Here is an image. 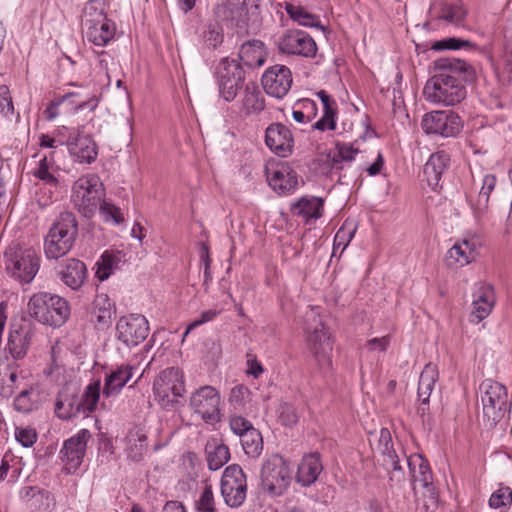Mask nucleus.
<instances>
[{"mask_svg":"<svg viewBox=\"0 0 512 512\" xmlns=\"http://www.w3.org/2000/svg\"><path fill=\"white\" fill-rule=\"evenodd\" d=\"M72 202L83 216L89 218L100 207L102 200L94 194H74Z\"/></svg>","mask_w":512,"mask_h":512,"instance_id":"79ce46f5","label":"nucleus"},{"mask_svg":"<svg viewBox=\"0 0 512 512\" xmlns=\"http://www.w3.org/2000/svg\"><path fill=\"white\" fill-rule=\"evenodd\" d=\"M58 275L66 286L78 290L86 280L87 268L82 261L70 258L64 262Z\"/></svg>","mask_w":512,"mask_h":512,"instance_id":"b1692460","label":"nucleus"},{"mask_svg":"<svg viewBox=\"0 0 512 512\" xmlns=\"http://www.w3.org/2000/svg\"><path fill=\"white\" fill-rule=\"evenodd\" d=\"M71 97H76V98L80 99L79 101L74 102L76 105V108L79 110L88 109L90 111H93L98 106V99L96 98L95 95L89 94L86 97H83V94L80 91H73V92L66 93L62 97L61 101H64Z\"/></svg>","mask_w":512,"mask_h":512,"instance_id":"5fc2aeb1","label":"nucleus"},{"mask_svg":"<svg viewBox=\"0 0 512 512\" xmlns=\"http://www.w3.org/2000/svg\"><path fill=\"white\" fill-rule=\"evenodd\" d=\"M265 143L278 156L287 157L292 153L294 140L284 124L272 123L265 131Z\"/></svg>","mask_w":512,"mask_h":512,"instance_id":"6ab92c4d","label":"nucleus"},{"mask_svg":"<svg viewBox=\"0 0 512 512\" xmlns=\"http://www.w3.org/2000/svg\"><path fill=\"white\" fill-rule=\"evenodd\" d=\"M74 192H102L104 185L100 177L95 173H88L81 176L75 181L73 186Z\"/></svg>","mask_w":512,"mask_h":512,"instance_id":"de8ad7c7","label":"nucleus"},{"mask_svg":"<svg viewBox=\"0 0 512 512\" xmlns=\"http://www.w3.org/2000/svg\"><path fill=\"white\" fill-rule=\"evenodd\" d=\"M220 490L225 504L231 508H238L245 502L247 478L238 464L225 468L220 481Z\"/></svg>","mask_w":512,"mask_h":512,"instance_id":"1a4fd4ad","label":"nucleus"},{"mask_svg":"<svg viewBox=\"0 0 512 512\" xmlns=\"http://www.w3.org/2000/svg\"><path fill=\"white\" fill-rule=\"evenodd\" d=\"M470 42L466 40H461L458 38H446L440 41H437L433 44L432 48L434 50H457L465 46H469Z\"/></svg>","mask_w":512,"mask_h":512,"instance_id":"69168bd1","label":"nucleus"},{"mask_svg":"<svg viewBox=\"0 0 512 512\" xmlns=\"http://www.w3.org/2000/svg\"><path fill=\"white\" fill-rule=\"evenodd\" d=\"M282 54L314 57L317 45L314 39L302 30H287L276 41Z\"/></svg>","mask_w":512,"mask_h":512,"instance_id":"4468645a","label":"nucleus"},{"mask_svg":"<svg viewBox=\"0 0 512 512\" xmlns=\"http://www.w3.org/2000/svg\"><path fill=\"white\" fill-rule=\"evenodd\" d=\"M467 10L462 3L446 4L442 8L441 18L452 24H460L466 17Z\"/></svg>","mask_w":512,"mask_h":512,"instance_id":"8fccbe9b","label":"nucleus"},{"mask_svg":"<svg viewBox=\"0 0 512 512\" xmlns=\"http://www.w3.org/2000/svg\"><path fill=\"white\" fill-rule=\"evenodd\" d=\"M479 246V242L474 238L456 241L446 253L447 265L463 267L470 264L477 257Z\"/></svg>","mask_w":512,"mask_h":512,"instance_id":"aec40b11","label":"nucleus"},{"mask_svg":"<svg viewBox=\"0 0 512 512\" xmlns=\"http://www.w3.org/2000/svg\"><path fill=\"white\" fill-rule=\"evenodd\" d=\"M122 258L123 254L121 251H105L97 262L95 276L100 281L108 279L113 273V270L118 268V265L122 262Z\"/></svg>","mask_w":512,"mask_h":512,"instance_id":"e433bc0d","label":"nucleus"},{"mask_svg":"<svg viewBox=\"0 0 512 512\" xmlns=\"http://www.w3.org/2000/svg\"><path fill=\"white\" fill-rule=\"evenodd\" d=\"M490 194H467V201L476 215L483 213L489 202Z\"/></svg>","mask_w":512,"mask_h":512,"instance_id":"680f3d73","label":"nucleus"},{"mask_svg":"<svg viewBox=\"0 0 512 512\" xmlns=\"http://www.w3.org/2000/svg\"><path fill=\"white\" fill-rule=\"evenodd\" d=\"M324 202V198L305 195L291 204L290 211L293 216L302 218L308 224L322 217Z\"/></svg>","mask_w":512,"mask_h":512,"instance_id":"4be33fe9","label":"nucleus"},{"mask_svg":"<svg viewBox=\"0 0 512 512\" xmlns=\"http://www.w3.org/2000/svg\"><path fill=\"white\" fill-rule=\"evenodd\" d=\"M512 502V490L509 487H501L492 493L489 499L490 507L498 509Z\"/></svg>","mask_w":512,"mask_h":512,"instance_id":"4d7b16f0","label":"nucleus"},{"mask_svg":"<svg viewBox=\"0 0 512 512\" xmlns=\"http://www.w3.org/2000/svg\"><path fill=\"white\" fill-rule=\"evenodd\" d=\"M149 322L141 314L122 316L116 323V339L128 348L142 343L149 334Z\"/></svg>","mask_w":512,"mask_h":512,"instance_id":"f8f14e48","label":"nucleus"},{"mask_svg":"<svg viewBox=\"0 0 512 512\" xmlns=\"http://www.w3.org/2000/svg\"><path fill=\"white\" fill-rule=\"evenodd\" d=\"M101 392V383L99 380L94 381L86 386L84 392L79 396V403L82 410V416L86 417L95 411L99 402Z\"/></svg>","mask_w":512,"mask_h":512,"instance_id":"4c0bfd02","label":"nucleus"},{"mask_svg":"<svg viewBox=\"0 0 512 512\" xmlns=\"http://www.w3.org/2000/svg\"><path fill=\"white\" fill-rule=\"evenodd\" d=\"M291 474L289 462L278 454L272 455L262 466V487L273 496L282 495L290 485Z\"/></svg>","mask_w":512,"mask_h":512,"instance_id":"0eeeda50","label":"nucleus"},{"mask_svg":"<svg viewBox=\"0 0 512 512\" xmlns=\"http://www.w3.org/2000/svg\"><path fill=\"white\" fill-rule=\"evenodd\" d=\"M90 438V431L81 429L64 441L60 454L67 473H75L81 466L86 453L87 442Z\"/></svg>","mask_w":512,"mask_h":512,"instance_id":"2eb2a0df","label":"nucleus"},{"mask_svg":"<svg viewBox=\"0 0 512 512\" xmlns=\"http://www.w3.org/2000/svg\"><path fill=\"white\" fill-rule=\"evenodd\" d=\"M245 76L232 77L230 79H217L220 95L231 102L237 96L238 90L242 87Z\"/></svg>","mask_w":512,"mask_h":512,"instance_id":"a18cd8bd","label":"nucleus"},{"mask_svg":"<svg viewBox=\"0 0 512 512\" xmlns=\"http://www.w3.org/2000/svg\"><path fill=\"white\" fill-rule=\"evenodd\" d=\"M185 384L182 371L178 367H169L161 371L153 382L155 400L164 408H171L182 397Z\"/></svg>","mask_w":512,"mask_h":512,"instance_id":"6e6552de","label":"nucleus"},{"mask_svg":"<svg viewBox=\"0 0 512 512\" xmlns=\"http://www.w3.org/2000/svg\"><path fill=\"white\" fill-rule=\"evenodd\" d=\"M505 47H504V61L507 69L512 73V19L508 21L504 32Z\"/></svg>","mask_w":512,"mask_h":512,"instance_id":"0e129e2a","label":"nucleus"},{"mask_svg":"<svg viewBox=\"0 0 512 512\" xmlns=\"http://www.w3.org/2000/svg\"><path fill=\"white\" fill-rule=\"evenodd\" d=\"M267 57L265 45L260 40H249L243 43L239 50V60L248 68L262 66Z\"/></svg>","mask_w":512,"mask_h":512,"instance_id":"c85d7f7f","label":"nucleus"},{"mask_svg":"<svg viewBox=\"0 0 512 512\" xmlns=\"http://www.w3.org/2000/svg\"><path fill=\"white\" fill-rule=\"evenodd\" d=\"M411 481L419 483L428 491L433 490V477L429 463L420 454H413L407 458Z\"/></svg>","mask_w":512,"mask_h":512,"instance_id":"bb28decb","label":"nucleus"},{"mask_svg":"<svg viewBox=\"0 0 512 512\" xmlns=\"http://www.w3.org/2000/svg\"><path fill=\"white\" fill-rule=\"evenodd\" d=\"M134 366L123 364L108 374L105 378L103 394L106 397L115 395L121 391L133 375Z\"/></svg>","mask_w":512,"mask_h":512,"instance_id":"c756f323","label":"nucleus"},{"mask_svg":"<svg viewBox=\"0 0 512 512\" xmlns=\"http://www.w3.org/2000/svg\"><path fill=\"white\" fill-rule=\"evenodd\" d=\"M279 419L285 426H293L298 422L296 408L290 404H283L279 408Z\"/></svg>","mask_w":512,"mask_h":512,"instance_id":"e2e57ef3","label":"nucleus"},{"mask_svg":"<svg viewBox=\"0 0 512 512\" xmlns=\"http://www.w3.org/2000/svg\"><path fill=\"white\" fill-rule=\"evenodd\" d=\"M92 305V313L97 323L103 326L109 324L116 313L115 304L109 296L105 293L97 294Z\"/></svg>","mask_w":512,"mask_h":512,"instance_id":"f704fd0d","label":"nucleus"},{"mask_svg":"<svg viewBox=\"0 0 512 512\" xmlns=\"http://www.w3.org/2000/svg\"><path fill=\"white\" fill-rule=\"evenodd\" d=\"M450 158L444 151L433 153L423 168L421 185L422 189H431L436 191L438 188L442 189L440 184L441 176L445 169L448 167Z\"/></svg>","mask_w":512,"mask_h":512,"instance_id":"a211bd4d","label":"nucleus"},{"mask_svg":"<svg viewBox=\"0 0 512 512\" xmlns=\"http://www.w3.org/2000/svg\"><path fill=\"white\" fill-rule=\"evenodd\" d=\"M358 224L354 220L346 219L334 236L335 248H341L340 255L348 247L355 236Z\"/></svg>","mask_w":512,"mask_h":512,"instance_id":"37998d69","label":"nucleus"},{"mask_svg":"<svg viewBox=\"0 0 512 512\" xmlns=\"http://www.w3.org/2000/svg\"><path fill=\"white\" fill-rule=\"evenodd\" d=\"M15 439L23 447H31L37 440V433L30 427H16Z\"/></svg>","mask_w":512,"mask_h":512,"instance_id":"052dcab7","label":"nucleus"},{"mask_svg":"<svg viewBox=\"0 0 512 512\" xmlns=\"http://www.w3.org/2000/svg\"><path fill=\"white\" fill-rule=\"evenodd\" d=\"M7 274L21 284L33 281L40 268V256L33 248H22L19 244L7 247L4 252Z\"/></svg>","mask_w":512,"mask_h":512,"instance_id":"39448f33","label":"nucleus"},{"mask_svg":"<svg viewBox=\"0 0 512 512\" xmlns=\"http://www.w3.org/2000/svg\"><path fill=\"white\" fill-rule=\"evenodd\" d=\"M216 79H230L232 77H244L242 66L235 60L228 57L222 58L216 68Z\"/></svg>","mask_w":512,"mask_h":512,"instance_id":"49530a36","label":"nucleus"},{"mask_svg":"<svg viewBox=\"0 0 512 512\" xmlns=\"http://www.w3.org/2000/svg\"><path fill=\"white\" fill-rule=\"evenodd\" d=\"M222 312V309H209L206 311L201 312L199 317L194 319L186 328L183 339L195 328L208 323L210 321H213L218 315H220Z\"/></svg>","mask_w":512,"mask_h":512,"instance_id":"bf43d9fd","label":"nucleus"},{"mask_svg":"<svg viewBox=\"0 0 512 512\" xmlns=\"http://www.w3.org/2000/svg\"><path fill=\"white\" fill-rule=\"evenodd\" d=\"M27 309L35 321L54 328L62 326L70 316V306L65 298L44 291L30 297Z\"/></svg>","mask_w":512,"mask_h":512,"instance_id":"20e7f679","label":"nucleus"},{"mask_svg":"<svg viewBox=\"0 0 512 512\" xmlns=\"http://www.w3.org/2000/svg\"><path fill=\"white\" fill-rule=\"evenodd\" d=\"M30 343L29 330L23 325H13L8 336L6 350L14 359L23 357Z\"/></svg>","mask_w":512,"mask_h":512,"instance_id":"2f4dec72","label":"nucleus"},{"mask_svg":"<svg viewBox=\"0 0 512 512\" xmlns=\"http://www.w3.org/2000/svg\"><path fill=\"white\" fill-rule=\"evenodd\" d=\"M107 17L105 11V0H90L84 9V20H99Z\"/></svg>","mask_w":512,"mask_h":512,"instance_id":"13d9d810","label":"nucleus"},{"mask_svg":"<svg viewBox=\"0 0 512 512\" xmlns=\"http://www.w3.org/2000/svg\"><path fill=\"white\" fill-rule=\"evenodd\" d=\"M55 413L60 419L68 420L82 415L78 395H68L66 392H60L56 403Z\"/></svg>","mask_w":512,"mask_h":512,"instance_id":"72a5a7b5","label":"nucleus"},{"mask_svg":"<svg viewBox=\"0 0 512 512\" xmlns=\"http://www.w3.org/2000/svg\"><path fill=\"white\" fill-rule=\"evenodd\" d=\"M127 455L133 461H140L147 451V436L140 432H130L128 437Z\"/></svg>","mask_w":512,"mask_h":512,"instance_id":"ea45409f","label":"nucleus"},{"mask_svg":"<svg viewBox=\"0 0 512 512\" xmlns=\"http://www.w3.org/2000/svg\"><path fill=\"white\" fill-rule=\"evenodd\" d=\"M99 20H83V26L86 29V38L96 46L103 47L114 38L116 27L113 21L107 17H101Z\"/></svg>","mask_w":512,"mask_h":512,"instance_id":"412c9836","label":"nucleus"},{"mask_svg":"<svg viewBox=\"0 0 512 512\" xmlns=\"http://www.w3.org/2000/svg\"><path fill=\"white\" fill-rule=\"evenodd\" d=\"M66 145L70 154L80 163H91L97 157V147L94 140L84 135L79 128L69 132Z\"/></svg>","mask_w":512,"mask_h":512,"instance_id":"f3484780","label":"nucleus"},{"mask_svg":"<svg viewBox=\"0 0 512 512\" xmlns=\"http://www.w3.org/2000/svg\"><path fill=\"white\" fill-rule=\"evenodd\" d=\"M484 422L490 428L497 425L507 411V389L504 385L485 380L480 384Z\"/></svg>","mask_w":512,"mask_h":512,"instance_id":"423d86ee","label":"nucleus"},{"mask_svg":"<svg viewBox=\"0 0 512 512\" xmlns=\"http://www.w3.org/2000/svg\"><path fill=\"white\" fill-rule=\"evenodd\" d=\"M197 512H217L212 487L206 485L195 503Z\"/></svg>","mask_w":512,"mask_h":512,"instance_id":"603ef678","label":"nucleus"},{"mask_svg":"<svg viewBox=\"0 0 512 512\" xmlns=\"http://www.w3.org/2000/svg\"><path fill=\"white\" fill-rule=\"evenodd\" d=\"M244 453L251 458H258L263 451V438L258 429H251L240 438Z\"/></svg>","mask_w":512,"mask_h":512,"instance_id":"58836bf2","label":"nucleus"},{"mask_svg":"<svg viewBox=\"0 0 512 512\" xmlns=\"http://www.w3.org/2000/svg\"><path fill=\"white\" fill-rule=\"evenodd\" d=\"M323 470L320 454L317 452L305 455L298 465L296 482L303 487L315 483Z\"/></svg>","mask_w":512,"mask_h":512,"instance_id":"5701e85b","label":"nucleus"},{"mask_svg":"<svg viewBox=\"0 0 512 512\" xmlns=\"http://www.w3.org/2000/svg\"><path fill=\"white\" fill-rule=\"evenodd\" d=\"M78 236V222L72 212H63L49 228L44 238V253L47 259L57 260L68 254Z\"/></svg>","mask_w":512,"mask_h":512,"instance_id":"7ed1b4c3","label":"nucleus"},{"mask_svg":"<svg viewBox=\"0 0 512 512\" xmlns=\"http://www.w3.org/2000/svg\"><path fill=\"white\" fill-rule=\"evenodd\" d=\"M269 186L273 190L290 191L298 187V175L289 165H279L267 173Z\"/></svg>","mask_w":512,"mask_h":512,"instance_id":"cd10ccee","label":"nucleus"},{"mask_svg":"<svg viewBox=\"0 0 512 512\" xmlns=\"http://www.w3.org/2000/svg\"><path fill=\"white\" fill-rule=\"evenodd\" d=\"M56 507L55 497L51 492L41 489L31 502L30 509L35 512H52Z\"/></svg>","mask_w":512,"mask_h":512,"instance_id":"09e8293b","label":"nucleus"},{"mask_svg":"<svg viewBox=\"0 0 512 512\" xmlns=\"http://www.w3.org/2000/svg\"><path fill=\"white\" fill-rule=\"evenodd\" d=\"M265 108V99L255 83H247L241 99V112L245 116L259 114Z\"/></svg>","mask_w":512,"mask_h":512,"instance_id":"7c9ffc66","label":"nucleus"},{"mask_svg":"<svg viewBox=\"0 0 512 512\" xmlns=\"http://www.w3.org/2000/svg\"><path fill=\"white\" fill-rule=\"evenodd\" d=\"M99 212L105 222H112L115 225H120L125 221L121 209L105 199H103L100 204Z\"/></svg>","mask_w":512,"mask_h":512,"instance_id":"3c124183","label":"nucleus"},{"mask_svg":"<svg viewBox=\"0 0 512 512\" xmlns=\"http://www.w3.org/2000/svg\"><path fill=\"white\" fill-rule=\"evenodd\" d=\"M207 465L212 471H216L223 467L230 459V451L227 445L218 444L213 450L206 448Z\"/></svg>","mask_w":512,"mask_h":512,"instance_id":"c03bdc74","label":"nucleus"},{"mask_svg":"<svg viewBox=\"0 0 512 512\" xmlns=\"http://www.w3.org/2000/svg\"><path fill=\"white\" fill-rule=\"evenodd\" d=\"M438 380V369L436 365L428 363L422 370L418 382V398L419 401L430 399L435 383Z\"/></svg>","mask_w":512,"mask_h":512,"instance_id":"c9c22d12","label":"nucleus"},{"mask_svg":"<svg viewBox=\"0 0 512 512\" xmlns=\"http://www.w3.org/2000/svg\"><path fill=\"white\" fill-rule=\"evenodd\" d=\"M221 397L216 388L205 385L196 389L190 396L189 405L194 413L208 424H215L221 420Z\"/></svg>","mask_w":512,"mask_h":512,"instance_id":"9b49d317","label":"nucleus"},{"mask_svg":"<svg viewBox=\"0 0 512 512\" xmlns=\"http://www.w3.org/2000/svg\"><path fill=\"white\" fill-rule=\"evenodd\" d=\"M495 293L493 286L490 284H482L478 290L477 298L473 301V310L471 313V321L479 323L489 316L495 304Z\"/></svg>","mask_w":512,"mask_h":512,"instance_id":"393cba45","label":"nucleus"},{"mask_svg":"<svg viewBox=\"0 0 512 512\" xmlns=\"http://www.w3.org/2000/svg\"><path fill=\"white\" fill-rule=\"evenodd\" d=\"M203 41L209 48H217L223 42V32L218 24H208L203 32Z\"/></svg>","mask_w":512,"mask_h":512,"instance_id":"864d4df0","label":"nucleus"},{"mask_svg":"<svg viewBox=\"0 0 512 512\" xmlns=\"http://www.w3.org/2000/svg\"><path fill=\"white\" fill-rule=\"evenodd\" d=\"M304 334L307 349L317 370L326 375L332 369L333 342L317 308L305 313Z\"/></svg>","mask_w":512,"mask_h":512,"instance_id":"f03ea898","label":"nucleus"},{"mask_svg":"<svg viewBox=\"0 0 512 512\" xmlns=\"http://www.w3.org/2000/svg\"><path fill=\"white\" fill-rule=\"evenodd\" d=\"M216 15L221 21L232 26L242 27L247 15L245 0H226L225 3L217 7Z\"/></svg>","mask_w":512,"mask_h":512,"instance_id":"a878e982","label":"nucleus"},{"mask_svg":"<svg viewBox=\"0 0 512 512\" xmlns=\"http://www.w3.org/2000/svg\"><path fill=\"white\" fill-rule=\"evenodd\" d=\"M426 134L442 137H454L462 129L461 118L452 111H432L426 113L421 121Z\"/></svg>","mask_w":512,"mask_h":512,"instance_id":"ddd939ff","label":"nucleus"},{"mask_svg":"<svg viewBox=\"0 0 512 512\" xmlns=\"http://www.w3.org/2000/svg\"><path fill=\"white\" fill-rule=\"evenodd\" d=\"M262 86L265 92L275 98H283L293 82L291 70L284 65L269 67L262 75Z\"/></svg>","mask_w":512,"mask_h":512,"instance_id":"dca6fc26","label":"nucleus"},{"mask_svg":"<svg viewBox=\"0 0 512 512\" xmlns=\"http://www.w3.org/2000/svg\"><path fill=\"white\" fill-rule=\"evenodd\" d=\"M378 447L381 452V466L387 472L390 488H400L405 482V472L400 464L388 428H382L379 433Z\"/></svg>","mask_w":512,"mask_h":512,"instance_id":"9d476101","label":"nucleus"},{"mask_svg":"<svg viewBox=\"0 0 512 512\" xmlns=\"http://www.w3.org/2000/svg\"><path fill=\"white\" fill-rule=\"evenodd\" d=\"M14 407L19 412H29L32 409V403L29 398V391L22 389L14 400Z\"/></svg>","mask_w":512,"mask_h":512,"instance_id":"338daca9","label":"nucleus"},{"mask_svg":"<svg viewBox=\"0 0 512 512\" xmlns=\"http://www.w3.org/2000/svg\"><path fill=\"white\" fill-rule=\"evenodd\" d=\"M323 105V116L313 124V128L319 131L334 130L336 127L335 117L337 114V105L334 99L325 91L320 90L316 93Z\"/></svg>","mask_w":512,"mask_h":512,"instance_id":"473e14b6","label":"nucleus"},{"mask_svg":"<svg viewBox=\"0 0 512 512\" xmlns=\"http://www.w3.org/2000/svg\"><path fill=\"white\" fill-rule=\"evenodd\" d=\"M229 427L239 438L243 437L245 433L250 432L251 429H255L251 421L236 414L229 417Z\"/></svg>","mask_w":512,"mask_h":512,"instance_id":"6e6d98bb","label":"nucleus"},{"mask_svg":"<svg viewBox=\"0 0 512 512\" xmlns=\"http://www.w3.org/2000/svg\"><path fill=\"white\" fill-rule=\"evenodd\" d=\"M436 73L426 82L423 94L434 104L454 106L466 97L463 82H472L475 71L467 62L458 58L441 57L434 61Z\"/></svg>","mask_w":512,"mask_h":512,"instance_id":"f257e3e1","label":"nucleus"},{"mask_svg":"<svg viewBox=\"0 0 512 512\" xmlns=\"http://www.w3.org/2000/svg\"><path fill=\"white\" fill-rule=\"evenodd\" d=\"M285 10L291 19L298 22V24L308 27H319L324 29L320 24L319 17L307 12L301 6H295L291 3H286Z\"/></svg>","mask_w":512,"mask_h":512,"instance_id":"a19ab883","label":"nucleus"},{"mask_svg":"<svg viewBox=\"0 0 512 512\" xmlns=\"http://www.w3.org/2000/svg\"><path fill=\"white\" fill-rule=\"evenodd\" d=\"M297 105L300 106L310 121L317 116L318 109L315 101L304 98L300 99Z\"/></svg>","mask_w":512,"mask_h":512,"instance_id":"774afa93","label":"nucleus"}]
</instances>
